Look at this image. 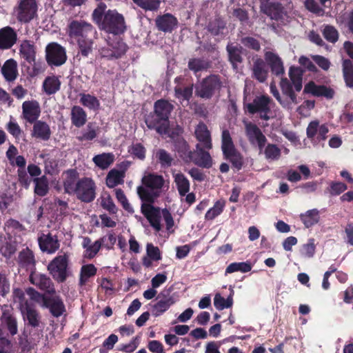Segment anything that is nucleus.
<instances>
[{"label": "nucleus", "instance_id": "obj_45", "mask_svg": "<svg viewBox=\"0 0 353 353\" xmlns=\"http://www.w3.org/2000/svg\"><path fill=\"white\" fill-rule=\"evenodd\" d=\"M79 97V101L84 107L92 110H98L100 108V101L95 96L90 94L80 93Z\"/></svg>", "mask_w": 353, "mask_h": 353}, {"label": "nucleus", "instance_id": "obj_4", "mask_svg": "<svg viewBox=\"0 0 353 353\" xmlns=\"http://www.w3.org/2000/svg\"><path fill=\"white\" fill-rule=\"evenodd\" d=\"M303 72L300 67L291 66L289 69L290 80L286 77L281 79L279 85L283 94L288 97L294 104L299 103L295 91L300 92L302 90Z\"/></svg>", "mask_w": 353, "mask_h": 353}, {"label": "nucleus", "instance_id": "obj_42", "mask_svg": "<svg viewBox=\"0 0 353 353\" xmlns=\"http://www.w3.org/2000/svg\"><path fill=\"white\" fill-rule=\"evenodd\" d=\"M230 293L227 299L223 297L219 293L215 294L214 298V307L218 310H222L225 308H230L233 305V296L234 292L232 288H230Z\"/></svg>", "mask_w": 353, "mask_h": 353}, {"label": "nucleus", "instance_id": "obj_57", "mask_svg": "<svg viewBox=\"0 0 353 353\" xmlns=\"http://www.w3.org/2000/svg\"><path fill=\"white\" fill-rule=\"evenodd\" d=\"M207 28L209 32L214 36H217L225 29V22L220 17H216L209 22Z\"/></svg>", "mask_w": 353, "mask_h": 353}, {"label": "nucleus", "instance_id": "obj_55", "mask_svg": "<svg viewBox=\"0 0 353 353\" xmlns=\"http://www.w3.org/2000/svg\"><path fill=\"white\" fill-rule=\"evenodd\" d=\"M240 42L245 48L254 52H259L261 49L260 41L251 36L242 37Z\"/></svg>", "mask_w": 353, "mask_h": 353}, {"label": "nucleus", "instance_id": "obj_31", "mask_svg": "<svg viewBox=\"0 0 353 353\" xmlns=\"http://www.w3.org/2000/svg\"><path fill=\"white\" fill-rule=\"evenodd\" d=\"M242 49L241 46H234L232 43H228L226 46L228 60L234 70H236L239 65L243 61Z\"/></svg>", "mask_w": 353, "mask_h": 353}, {"label": "nucleus", "instance_id": "obj_63", "mask_svg": "<svg viewBox=\"0 0 353 353\" xmlns=\"http://www.w3.org/2000/svg\"><path fill=\"white\" fill-rule=\"evenodd\" d=\"M77 41L79 49V53L83 57H88L92 50V40L88 37L83 39L80 38V39Z\"/></svg>", "mask_w": 353, "mask_h": 353}, {"label": "nucleus", "instance_id": "obj_62", "mask_svg": "<svg viewBox=\"0 0 353 353\" xmlns=\"http://www.w3.org/2000/svg\"><path fill=\"white\" fill-rule=\"evenodd\" d=\"M264 154L268 160H278L281 154V149L275 144L268 143L264 149Z\"/></svg>", "mask_w": 353, "mask_h": 353}, {"label": "nucleus", "instance_id": "obj_1", "mask_svg": "<svg viewBox=\"0 0 353 353\" xmlns=\"http://www.w3.org/2000/svg\"><path fill=\"white\" fill-rule=\"evenodd\" d=\"M92 20L99 30L115 36L123 34L126 30L123 14L116 10H107V6L103 2L99 3L93 10Z\"/></svg>", "mask_w": 353, "mask_h": 353}, {"label": "nucleus", "instance_id": "obj_24", "mask_svg": "<svg viewBox=\"0 0 353 353\" xmlns=\"http://www.w3.org/2000/svg\"><path fill=\"white\" fill-rule=\"evenodd\" d=\"M38 243L41 250L48 254L55 253L60 248V242L57 235L51 233L43 234L38 238Z\"/></svg>", "mask_w": 353, "mask_h": 353}, {"label": "nucleus", "instance_id": "obj_3", "mask_svg": "<svg viewBox=\"0 0 353 353\" xmlns=\"http://www.w3.org/2000/svg\"><path fill=\"white\" fill-rule=\"evenodd\" d=\"M142 185L137 188V194L143 202L154 203L159 196L165 180L157 173H148L141 179Z\"/></svg>", "mask_w": 353, "mask_h": 353}, {"label": "nucleus", "instance_id": "obj_8", "mask_svg": "<svg viewBox=\"0 0 353 353\" xmlns=\"http://www.w3.org/2000/svg\"><path fill=\"white\" fill-rule=\"evenodd\" d=\"M118 35H113L107 40V46L99 49V54L101 58L108 60L118 59L123 57L127 52V44Z\"/></svg>", "mask_w": 353, "mask_h": 353}, {"label": "nucleus", "instance_id": "obj_29", "mask_svg": "<svg viewBox=\"0 0 353 353\" xmlns=\"http://www.w3.org/2000/svg\"><path fill=\"white\" fill-rule=\"evenodd\" d=\"M36 46L30 40H23L19 48V54L28 63H34L36 59Z\"/></svg>", "mask_w": 353, "mask_h": 353}, {"label": "nucleus", "instance_id": "obj_53", "mask_svg": "<svg viewBox=\"0 0 353 353\" xmlns=\"http://www.w3.org/2000/svg\"><path fill=\"white\" fill-rule=\"evenodd\" d=\"M128 152L131 154L133 159H137L143 161L146 157V148L141 143H132L128 148Z\"/></svg>", "mask_w": 353, "mask_h": 353}, {"label": "nucleus", "instance_id": "obj_7", "mask_svg": "<svg viewBox=\"0 0 353 353\" xmlns=\"http://www.w3.org/2000/svg\"><path fill=\"white\" fill-rule=\"evenodd\" d=\"M37 0H19L13 9V14L21 24H28L38 18Z\"/></svg>", "mask_w": 353, "mask_h": 353}, {"label": "nucleus", "instance_id": "obj_6", "mask_svg": "<svg viewBox=\"0 0 353 353\" xmlns=\"http://www.w3.org/2000/svg\"><path fill=\"white\" fill-rule=\"evenodd\" d=\"M69 262L68 253L58 254L49 262L47 270L57 283H64L70 276Z\"/></svg>", "mask_w": 353, "mask_h": 353}, {"label": "nucleus", "instance_id": "obj_25", "mask_svg": "<svg viewBox=\"0 0 353 353\" xmlns=\"http://www.w3.org/2000/svg\"><path fill=\"white\" fill-rule=\"evenodd\" d=\"M22 314L25 325L36 330L39 328L42 330L41 316L38 310L30 305H26Z\"/></svg>", "mask_w": 353, "mask_h": 353}, {"label": "nucleus", "instance_id": "obj_19", "mask_svg": "<svg viewBox=\"0 0 353 353\" xmlns=\"http://www.w3.org/2000/svg\"><path fill=\"white\" fill-rule=\"evenodd\" d=\"M245 130L249 142L252 145L257 144L259 149L262 150L265 145L267 139L261 129L255 123L247 122L245 124Z\"/></svg>", "mask_w": 353, "mask_h": 353}, {"label": "nucleus", "instance_id": "obj_5", "mask_svg": "<svg viewBox=\"0 0 353 353\" xmlns=\"http://www.w3.org/2000/svg\"><path fill=\"white\" fill-rule=\"evenodd\" d=\"M222 87L221 78L219 74H212L197 83L195 85V95L202 99H211Z\"/></svg>", "mask_w": 353, "mask_h": 353}, {"label": "nucleus", "instance_id": "obj_52", "mask_svg": "<svg viewBox=\"0 0 353 353\" xmlns=\"http://www.w3.org/2000/svg\"><path fill=\"white\" fill-rule=\"evenodd\" d=\"M252 270V265L250 262H234L230 263L225 269V274H232L235 272H248Z\"/></svg>", "mask_w": 353, "mask_h": 353}, {"label": "nucleus", "instance_id": "obj_59", "mask_svg": "<svg viewBox=\"0 0 353 353\" xmlns=\"http://www.w3.org/2000/svg\"><path fill=\"white\" fill-rule=\"evenodd\" d=\"M156 158L163 168L170 167L174 161L172 155L164 149H159L156 153Z\"/></svg>", "mask_w": 353, "mask_h": 353}, {"label": "nucleus", "instance_id": "obj_2", "mask_svg": "<svg viewBox=\"0 0 353 353\" xmlns=\"http://www.w3.org/2000/svg\"><path fill=\"white\" fill-rule=\"evenodd\" d=\"M174 105L165 99H159L154 102V111L145 119L147 127L155 130L159 134H167L170 127L169 117Z\"/></svg>", "mask_w": 353, "mask_h": 353}, {"label": "nucleus", "instance_id": "obj_47", "mask_svg": "<svg viewBox=\"0 0 353 353\" xmlns=\"http://www.w3.org/2000/svg\"><path fill=\"white\" fill-rule=\"evenodd\" d=\"M99 128L95 123L89 122L86 125V129L82 132L81 135L77 137L80 141H92L97 137Z\"/></svg>", "mask_w": 353, "mask_h": 353}, {"label": "nucleus", "instance_id": "obj_32", "mask_svg": "<svg viewBox=\"0 0 353 353\" xmlns=\"http://www.w3.org/2000/svg\"><path fill=\"white\" fill-rule=\"evenodd\" d=\"M252 77L256 79L260 83L265 82L268 77V71L266 69L264 61L260 58L256 57L254 60L252 65Z\"/></svg>", "mask_w": 353, "mask_h": 353}, {"label": "nucleus", "instance_id": "obj_34", "mask_svg": "<svg viewBox=\"0 0 353 353\" xmlns=\"http://www.w3.org/2000/svg\"><path fill=\"white\" fill-rule=\"evenodd\" d=\"M18 263L21 268L32 271L35 269V259L33 252L28 248L23 250L19 254Z\"/></svg>", "mask_w": 353, "mask_h": 353}, {"label": "nucleus", "instance_id": "obj_15", "mask_svg": "<svg viewBox=\"0 0 353 353\" xmlns=\"http://www.w3.org/2000/svg\"><path fill=\"white\" fill-rule=\"evenodd\" d=\"M93 30L94 27L92 24L81 20H72L68 28V33L70 37L77 40L89 37Z\"/></svg>", "mask_w": 353, "mask_h": 353}, {"label": "nucleus", "instance_id": "obj_21", "mask_svg": "<svg viewBox=\"0 0 353 353\" xmlns=\"http://www.w3.org/2000/svg\"><path fill=\"white\" fill-rule=\"evenodd\" d=\"M41 115V108L36 100L26 101L22 103L21 117L32 124L39 120Z\"/></svg>", "mask_w": 353, "mask_h": 353}, {"label": "nucleus", "instance_id": "obj_11", "mask_svg": "<svg viewBox=\"0 0 353 353\" xmlns=\"http://www.w3.org/2000/svg\"><path fill=\"white\" fill-rule=\"evenodd\" d=\"M0 309L1 328L7 330L10 336H15L18 333V322L13 307L11 305L4 304L0 306Z\"/></svg>", "mask_w": 353, "mask_h": 353}, {"label": "nucleus", "instance_id": "obj_27", "mask_svg": "<svg viewBox=\"0 0 353 353\" xmlns=\"http://www.w3.org/2000/svg\"><path fill=\"white\" fill-rule=\"evenodd\" d=\"M264 57L274 75L279 77L285 73L283 62L277 54L271 51H267L265 52Z\"/></svg>", "mask_w": 353, "mask_h": 353}, {"label": "nucleus", "instance_id": "obj_23", "mask_svg": "<svg viewBox=\"0 0 353 353\" xmlns=\"http://www.w3.org/2000/svg\"><path fill=\"white\" fill-rule=\"evenodd\" d=\"M303 92L311 94L317 97H323L327 99H333L335 94L334 89L325 85H316L312 81L305 84Z\"/></svg>", "mask_w": 353, "mask_h": 353}, {"label": "nucleus", "instance_id": "obj_18", "mask_svg": "<svg viewBox=\"0 0 353 353\" xmlns=\"http://www.w3.org/2000/svg\"><path fill=\"white\" fill-rule=\"evenodd\" d=\"M30 282L46 294L54 295L56 293L54 285L51 279L45 274L32 271L29 276Z\"/></svg>", "mask_w": 353, "mask_h": 353}, {"label": "nucleus", "instance_id": "obj_40", "mask_svg": "<svg viewBox=\"0 0 353 353\" xmlns=\"http://www.w3.org/2000/svg\"><path fill=\"white\" fill-rule=\"evenodd\" d=\"M124 177L125 174L123 171L112 169L107 174L105 179L106 185L110 188H113L118 185L123 184Z\"/></svg>", "mask_w": 353, "mask_h": 353}, {"label": "nucleus", "instance_id": "obj_60", "mask_svg": "<svg viewBox=\"0 0 353 353\" xmlns=\"http://www.w3.org/2000/svg\"><path fill=\"white\" fill-rule=\"evenodd\" d=\"M235 145L232 139L230 132L228 130L225 129L221 134V150L222 152L235 149Z\"/></svg>", "mask_w": 353, "mask_h": 353}, {"label": "nucleus", "instance_id": "obj_17", "mask_svg": "<svg viewBox=\"0 0 353 353\" xmlns=\"http://www.w3.org/2000/svg\"><path fill=\"white\" fill-rule=\"evenodd\" d=\"M154 203L143 202L141 206V213L149 221L150 225L157 231L161 230V211L158 207H154Z\"/></svg>", "mask_w": 353, "mask_h": 353}, {"label": "nucleus", "instance_id": "obj_30", "mask_svg": "<svg viewBox=\"0 0 353 353\" xmlns=\"http://www.w3.org/2000/svg\"><path fill=\"white\" fill-rule=\"evenodd\" d=\"M79 174L75 169H70L65 172V178L63 181V188L65 193L70 195L75 192L79 183Z\"/></svg>", "mask_w": 353, "mask_h": 353}, {"label": "nucleus", "instance_id": "obj_50", "mask_svg": "<svg viewBox=\"0 0 353 353\" xmlns=\"http://www.w3.org/2000/svg\"><path fill=\"white\" fill-rule=\"evenodd\" d=\"M93 161L100 168H108L114 162V155L111 153L97 154L93 157Z\"/></svg>", "mask_w": 353, "mask_h": 353}, {"label": "nucleus", "instance_id": "obj_61", "mask_svg": "<svg viewBox=\"0 0 353 353\" xmlns=\"http://www.w3.org/2000/svg\"><path fill=\"white\" fill-rule=\"evenodd\" d=\"M115 196L117 201L121 205L122 208L128 212L132 214L134 211L129 203L123 190L121 188L114 190Z\"/></svg>", "mask_w": 353, "mask_h": 353}, {"label": "nucleus", "instance_id": "obj_38", "mask_svg": "<svg viewBox=\"0 0 353 353\" xmlns=\"http://www.w3.org/2000/svg\"><path fill=\"white\" fill-rule=\"evenodd\" d=\"M87 121L85 111L79 105H74L71 110V122L77 128L83 126Z\"/></svg>", "mask_w": 353, "mask_h": 353}, {"label": "nucleus", "instance_id": "obj_14", "mask_svg": "<svg viewBox=\"0 0 353 353\" xmlns=\"http://www.w3.org/2000/svg\"><path fill=\"white\" fill-rule=\"evenodd\" d=\"M260 11L276 21H281L286 15V12L282 3L271 0H262L260 4Z\"/></svg>", "mask_w": 353, "mask_h": 353}, {"label": "nucleus", "instance_id": "obj_9", "mask_svg": "<svg viewBox=\"0 0 353 353\" xmlns=\"http://www.w3.org/2000/svg\"><path fill=\"white\" fill-rule=\"evenodd\" d=\"M27 292L28 294L37 295L40 298L42 301L41 306L48 308L53 316L58 318L65 312V307L61 296L41 294L32 288H29Z\"/></svg>", "mask_w": 353, "mask_h": 353}, {"label": "nucleus", "instance_id": "obj_20", "mask_svg": "<svg viewBox=\"0 0 353 353\" xmlns=\"http://www.w3.org/2000/svg\"><path fill=\"white\" fill-rule=\"evenodd\" d=\"M154 21L157 30L164 33L172 32L179 24L177 18L170 13L157 16Z\"/></svg>", "mask_w": 353, "mask_h": 353}, {"label": "nucleus", "instance_id": "obj_49", "mask_svg": "<svg viewBox=\"0 0 353 353\" xmlns=\"http://www.w3.org/2000/svg\"><path fill=\"white\" fill-rule=\"evenodd\" d=\"M210 62L200 58L190 59L188 61V68L194 73L207 70L210 68Z\"/></svg>", "mask_w": 353, "mask_h": 353}, {"label": "nucleus", "instance_id": "obj_46", "mask_svg": "<svg viewBox=\"0 0 353 353\" xmlns=\"http://www.w3.org/2000/svg\"><path fill=\"white\" fill-rule=\"evenodd\" d=\"M300 219L304 225L309 228L319 222V212L316 208L309 210L305 213L301 214Z\"/></svg>", "mask_w": 353, "mask_h": 353}, {"label": "nucleus", "instance_id": "obj_13", "mask_svg": "<svg viewBox=\"0 0 353 353\" xmlns=\"http://www.w3.org/2000/svg\"><path fill=\"white\" fill-rule=\"evenodd\" d=\"M46 59L49 65L60 66L67 59L65 49L57 42H51L46 47Z\"/></svg>", "mask_w": 353, "mask_h": 353}, {"label": "nucleus", "instance_id": "obj_12", "mask_svg": "<svg viewBox=\"0 0 353 353\" xmlns=\"http://www.w3.org/2000/svg\"><path fill=\"white\" fill-rule=\"evenodd\" d=\"M271 98L265 94L256 97L252 103L247 104L248 112L251 114H260V118L264 121H268L270 117L268 114L270 112Z\"/></svg>", "mask_w": 353, "mask_h": 353}, {"label": "nucleus", "instance_id": "obj_26", "mask_svg": "<svg viewBox=\"0 0 353 353\" xmlns=\"http://www.w3.org/2000/svg\"><path fill=\"white\" fill-rule=\"evenodd\" d=\"M17 41V34L10 26L0 29V50L10 49Z\"/></svg>", "mask_w": 353, "mask_h": 353}, {"label": "nucleus", "instance_id": "obj_64", "mask_svg": "<svg viewBox=\"0 0 353 353\" xmlns=\"http://www.w3.org/2000/svg\"><path fill=\"white\" fill-rule=\"evenodd\" d=\"M6 128L7 131L16 139H19L23 134V130L12 116H10V121L6 124Z\"/></svg>", "mask_w": 353, "mask_h": 353}, {"label": "nucleus", "instance_id": "obj_44", "mask_svg": "<svg viewBox=\"0 0 353 353\" xmlns=\"http://www.w3.org/2000/svg\"><path fill=\"white\" fill-rule=\"evenodd\" d=\"M174 183L179 194L181 196H184L190 191V181L188 178L182 173H177L174 176Z\"/></svg>", "mask_w": 353, "mask_h": 353}, {"label": "nucleus", "instance_id": "obj_36", "mask_svg": "<svg viewBox=\"0 0 353 353\" xmlns=\"http://www.w3.org/2000/svg\"><path fill=\"white\" fill-rule=\"evenodd\" d=\"M173 145L174 151L179 154L185 163H188L191 162V160H192L191 155L193 151L190 150L189 144L184 139L177 141Z\"/></svg>", "mask_w": 353, "mask_h": 353}, {"label": "nucleus", "instance_id": "obj_37", "mask_svg": "<svg viewBox=\"0 0 353 353\" xmlns=\"http://www.w3.org/2000/svg\"><path fill=\"white\" fill-rule=\"evenodd\" d=\"M61 84V81L58 77L55 75L48 76L43 82L42 88L47 95H52L60 90Z\"/></svg>", "mask_w": 353, "mask_h": 353}, {"label": "nucleus", "instance_id": "obj_43", "mask_svg": "<svg viewBox=\"0 0 353 353\" xmlns=\"http://www.w3.org/2000/svg\"><path fill=\"white\" fill-rule=\"evenodd\" d=\"M35 183L34 192L39 196H45L49 192V182L47 176L43 175L41 177H36L33 179Z\"/></svg>", "mask_w": 353, "mask_h": 353}, {"label": "nucleus", "instance_id": "obj_22", "mask_svg": "<svg viewBox=\"0 0 353 353\" xmlns=\"http://www.w3.org/2000/svg\"><path fill=\"white\" fill-rule=\"evenodd\" d=\"M205 149L200 143H197L196 151H193L191 155V162L200 168L209 169L212 166L213 161L210 152Z\"/></svg>", "mask_w": 353, "mask_h": 353}, {"label": "nucleus", "instance_id": "obj_10", "mask_svg": "<svg viewBox=\"0 0 353 353\" xmlns=\"http://www.w3.org/2000/svg\"><path fill=\"white\" fill-rule=\"evenodd\" d=\"M77 189L74 192L78 200L83 203H91L96 197V184L88 177H83L79 180Z\"/></svg>", "mask_w": 353, "mask_h": 353}, {"label": "nucleus", "instance_id": "obj_56", "mask_svg": "<svg viewBox=\"0 0 353 353\" xmlns=\"http://www.w3.org/2000/svg\"><path fill=\"white\" fill-rule=\"evenodd\" d=\"M134 3L145 11H156L161 4V0H132Z\"/></svg>", "mask_w": 353, "mask_h": 353}, {"label": "nucleus", "instance_id": "obj_16", "mask_svg": "<svg viewBox=\"0 0 353 353\" xmlns=\"http://www.w3.org/2000/svg\"><path fill=\"white\" fill-rule=\"evenodd\" d=\"M157 302L152 306V313L154 316H159L165 312L175 303L176 300L170 294V290H164L161 292L157 297Z\"/></svg>", "mask_w": 353, "mask_h": 353}, {"label": "nucleus", "instance_id": "obj_51", "mask_svg": "<svg viewBox=\"0 0 353 353\" xmlns=\"http://www.w3.org/2000/svg\"><path fill=\"white\" fill-rule=\"evenodd\" d=\"M105 241V236H102L95 241L88 248H87V250H85L84 257L88 259L94 258L101 248L103 247V243Z\"/></svg>", "mask_w": 353, "mask_h": 353}, {"label": "nucleus", "instance_id": "obj_33", "mask_svg": "<svg viewBox=\"0 0 353 353\" xmlns=\"http://www.w3.org/2000/svg\"><path fill=\"white\" fill-rule=\"evenodd\" d=\"M196 139L202 143L203 148L210 150L212 148V139L210 131L205 124L199 123L195 130Z\"/></svg>", "mask_w": 353, "mask_h": 353}, {"label": "nucleus", "instance_id": "obj_28", "mask_svg": "<svg viewBox=\"0 0 353 353\" xmlns=\"http://www.w3.org/2000/svg\"><path fill=\"white\" fill-rule=\"evenodd\" d=\"M31 136L36 139L46 141L50 139L52 132L50 125L45 121L37 120L33 122Z\"/></svg>", "mask_w": 353, "mask_h": 353}, {"label": "nucleus", "instance_id": "obj_39", "mask_svg": "<svg viewBox=\"0 0 353 353\" xmlns=\"http://www.w3.org/2000/svg\"><path fill=\"white\" fill-rule=\"evenodd\" d=\"M1 72L6 81H14L17 77V62L12 59L7 60L1 68Z\"/></svg>", "mask_w": 353, "mask_h": 353}, {"label": "nucleus", "instance_id": "obj_54", "mask_svg": "<svg viewBox=\"0 0 353 353\" xmlns=\"http://www.w3.org/2000/svg\"><path fill=\"white\" fill-rule=\"evenodd\" d=\"M323 37L330 43H335L339 40V33L332 25H325L322 30Z\"/></svg>", "mask_w": 353, "mask_h": 353}, {"label": "nucleus", "instance_id": "obj_58", "mask_svg": "<svg viewBox=\"0 0 353 353\" xmlns=\"http://www.w3.org/2000/svg\"><path fill=\"white\" fill-rule=\"evenodd\" d=\"M225 201L219 200L215 202L213 207L210 208L205 213V218L206 220H213L216 216L220 215L224 209Z\"/></svg>", "mask_w": 353, "mask_h": 353}, {"label": "nucleus", "instance_id": "obj_48", "mask_svg": "<svg viewBox=\"0 0 353 353\" xmlns=\"http://www.w3.org/2000/svg\"><path fill=\"white\" fill-rule=\"evenodd\" d=\"M343 75L345 84L347 87L353 88V63L350 59H346L343 61Z\"/></svg>", "mask_w": 353, "mask_h": 353}, {"label": "nucleus", "instance_id": "obj_35", "mask_svg": "<svg viewBox=\"0 0 353 353\" xmlns=\"http://www.w3.org/2000/svg\"><path fill=\"white\" fill-rule=\"evenodd\" d=\"M224 159L228 161L231 164L232 168L236 171H239L242 169L244 160L243 157L236 148L227 151L223 153Z\"/></svg>", "mask_w": 353, "mask_h": 353}, {"label": "nucleus", "instance_id": "obj_41", "mask_svg": "<svg viewBox=\"0 0 353 353\" xmlns=\"http://www.w3.org/2000/svg\"><path fill=\"white\" fill-rule=\"evenodd\" d=\"M97 268L94 265L90 263L81 266L80 270L79 284L81 286L85 285L89 279L97 274Z\"/></svg>", "mask_w": 353, "mask_h": 353}]
</instances>
